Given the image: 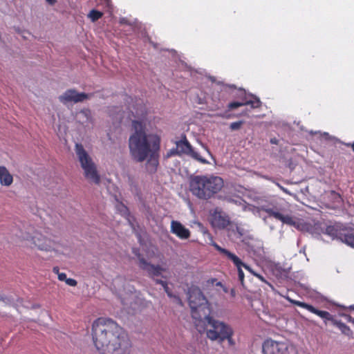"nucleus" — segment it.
<instances>
[{
	"mask_svg": "<svg viewBox=\"0 0 354 354\" xmlns=\"http://www.w3.org/2000/svg\"><path fill=\"white\" fill-rule=\"evenodd\" d=\"M176 145L178 149L179 156L185 154L201 163H208L207 160L202 158L200 154L193 149L185 136H184L180 140L176 141Z\"/></svg>",
	"mask_w": 354,
	"mask_h": 354,
	"instance_id": "9d476101",
	"label": "nucleus"
},
{
	"mask_svg": "<svg viewBox=\"0 0 354 354\" xmlns=\"http://www.w3.org/2000/svg\"><path fill=\"white\" fill-rule=\"evenodd\" d=\"M65 282L70 286H75L77 285V281L71 278L66 279Z\"/></svg>",
	"mask_w": 354,
	"mask_h": 354,
	"instance_id": "2f4dec72",
	"label": "nucleus"
},
{
	"mask_svg": "<svg viewBox=\"0 0 354 354\" xmlns=\"http://www.w3.org/2000/svg\"><path fill=\"white\" fill-rule=\"evenodd\" d=\"M208 282H211V283H212V285H214V284L215 283V285H216V286H221V287H222V288H223V291H224L225 292H228L227 288L226 287L223 286L221 282H220V281H216V279H212L209 280V281H208Z\"/></svg>",
	"mask_w": 354,
	"mask_h": 354,
	"instance_id": "cd10ccee",
	"label": "nucleus"
},
{
	"mask_svg": "<svg viewBox=\"0 0 354 354\" xmlns=\"http://www.w3.org/2000/svg\"><path fill=\"white\" fill-rule=\"evenodd\" d=\"M171 298H174V301L179 305H183V302L178 296L173 295V297Z\"/></svg>",
	"mask_w": 354,
	"mask_h": 354,
	"instance_id": "f704fd0d",
	"label": "nucleus"
},
{
	"mask_svg": "<svg viewBox=\"0 0 354 354\" xmlns=\"http://www.w3.org/2000/svg\"><path fill=\"white\" fill-rule=\"evenodd\" d=\"M138 258L140 268L146 271L150 277L154 278L155 277L161 276L162 277L167 278L166 277L162 275V272L166 271V268H162L159 265L151 264L140 256Z\"/></svg>",
	"mask_w": 354,
	"mask_h": 354,
	"instance_id": "f8f14e48",
	"label": "nucleus"
},
{
	"mask_svg": "<svg viewBox=\"0 0 354 354\" xmlns=\"http://www.w3.org/2000/svg\"><path fill=\"white\" fill-rule=\"evenodd\" d=\"M230 88H234L235 86H234V85H230Z\"/></svg>",
	"mask_w": 354,
	"mask_h": 354,
	"instance_id": "49530a36",
	"label": "nucleus"
},
{
	"mask_svg": "<svg viewBox=\"0 0 354 354\" xmlns=\"http://www.w3.org/2000/svg\"><path fill=\"white\" fill-rule=\"evenodd\" d=\"M262 351L263 354H297L293 345L272 339H267L263 342Z\"/></svg>",
	"mask_w": 354,
	"mask_h": 354,
	"instance_id": "6e6552de",
	"label": "nucleus"
},
{
	"mask_svg": "<svg viewBox=\"0 0 354 354\" xmlns=\"http://www.w3.org/2000/svg\"><path fill=\"white\" fill-rule=\"evenodd\" d=\"M75 150L77 159L84 170L85 178L91 182L99 184L100 181V176L92 158L81 144L77 143Z\"/></svg>",
	"mask_w": 354,
	"mask_h": 354,
	"instance_id": "39448f33",
	"label": "nucleus"
},
{
	"mask_svg": "<svg viewBox=\"0 0 354 354\" xmlns=\"http://www.w3.org/2000/svg\"><path fill=\"white\" fill-rule=\"evenodd\" d=\"M53 272H54L55 273H56V274H58V273H59V268H57V267H55V268H53Z\"/></svg>",
	"mask_w": 354,
	"mask_h": 354,
	"instance_id": "79ce46f5",
	"label": "nucleus"
},
{
	"mask_svg": "<svg viewBox=\"0 0 354 354\" xmlns=\"http://www.w3.org/2000/svg\"><path fill=\"white\" fill-rule=\"evenodd\" d=\"M210 219L212 225L216 229H223L230 223L228 216L225 214L217 210H215L212 214Z\"/></svg>",
	"mask_w": 354,
	"mask_h": 354,
	"instance_id": "2eb2a0df",
	"label": "nucleus"
},
{
	"mask_svg": "<svg viewBox=\"0 0 354 354\" xmlns=\"http://www.w3.org/2000/svg\"><path fill=\"white\" fill-rule=\"evenodd\" d=\"M344 241L351 245V247L354 248V236L352 234L346 235L344 237Z\"/></svg>",
	"mask_w": 354,
	"mask_h": 354,
	"instance_id": "a878e982",
	"label": "nucleus"
},
{
	"mask_svg": "<svg viewBox=\"0 0 354 354\" xmlns=\"http://www.w3.org/2000/svg\"><path fill=\"white\" fill-rule=\"evenodd\" d=\"M93 96L91 93H80L75 89H68L58 97L59 102L64 105L69 103L77 104L89 100Z\"/></svg>",
	"mask_w": 354,
	"mask_h": 354,
	"instance_id": "1a4fd4ad",
	"label": "nucleus"
},
{
	"mask_svg": "<svg viewBox=\"0 0 354 354\" xmlns=\"http://www.w3.org/2000/svg\"><path fill=\"white\" fill-rule=\"evenodd\" d=\"M332 194H334L335 196V198H337L339 201L341 200V197H340V196L339 194H336L334 192H333Z\"/></svg>",
	"mask_w": 354,
	"mask_h": 354,
	"instance_id": "ea45409f",
	"label": "nucleus"
},
{
	"mask_svg": "<svg viewBox=\"0 0 354 354\" xmlns=\"http://www.w3.org/2000/svg\"><path fill=\"white\" fill-rule=\"evenodd\" d=\"M80 114L83 115L86 118V121L91 120V112L89 109H84L80 111Z\"/></svg>",
	"mask_w": 354,
	"mask_h": 354,
	"instance_id": "bb28decb",
	"label": "nucleus"
},
{
	"mask_svg": "<svg viewBox=\"0 0 354 354\" xmlns=\"http://www.w3.org/2000/svg\"><path fill=\"white\" fill-rule=\"evenodd\" d=\"M109 115L115 123H120L123 116L120 108L114 107L109 111Z\"/></svg>",
	"mask_w": 354,
	"mask_h": 354,
	"instance_id": "412c9836",
	"label": "nucleus"
},
{
	"mask_svg": "<svg viewBox=\"0 0 354 354\" xmlns=\"http://www.w3.org/2000/svg\"><path fill=\"white\" fill-rule=\"evenodd\" d=\"M174 155H179L177 147H176V148H175V149L174 148V149H170V150L167 153L166 157H167V158H169V157H171V156H174Z\"/></svg>",
	"mask_w": 354,
	"mask_h": 354,
	"instance_id": "c756f323",
	"label": "nucleus"
},
{
	"mask_svg": "<svg viewBox=\"0 0 354 354\" xmlns=\"http://www.w3.org/2000/svg\"><path fill=\"white\" fill-rule=\"evenodd\" d=\"M12 183L13 176L12 174L5 166L0 165V184L2 186L9 187Z\"/></svg>",
	"mask_w": 354,
	"mask_h": 354,
	"instance_id": "a211bd4d",
	"label": "nucleus"
},
{
	"mask_svg": "<svg viewBox=\"0 0 354 354\" xmlns=\"http://www.w3.org/2000/svg\"><path fill=\"white\" fill-rule=\"evenodd\" d=\"M254 276L257 277L259 279H260L261 281H263V282H266V279H264V277L259 274H254Z\"/></svg>",
	"mask_w": 354,
	"mask_h": 354,
	"instance_id": "c9c22d12",
	"label": "nucleus"
},
{
	"mask_svg": "<svg viewBox=\"0 0 354 354\" xmlns=\"http://www.w3.org/2000/svg\"><path fill=\"white\" fill-rule=\"evenodd\" d=\"M351 308L352 309H354V306H351Z\"/></svg>",
	"mask_w": 354,
	"mask_h": 354,
	"instance_id": "de8ad7c7",
	"label": "nucleus"
},
{
	"mask_svg": "<svg viewBox=\"0 0 354 354\" xmlns=\"http://www.w3.org/2000/svg\"><path fill=\"white\" fill-rule=\"evenodd\" d=\"M245 105H250L252 109L258 108L261 106V101L258 97L251 95L250 99H248L246 97L243 102H233L230 103L228 104V109L232 110Z\"/></svg>",
	"mask_w": 354,
	"mask_h": 354,
	"instance_id": "f3484780",
	"label": "nucleus"
},
{
	"mask_svg": "<svg viewBox=\"0 0 354 354\" xmlns=\"http://www.w3.org/2000/svg\"><path fill=\"white\" fill-rule=\"evenodd\" d=\"M236 230L239 235L238 237L241 236L242 235V233L240 232V229L238 227H236Z\"/></svg>",
	"mask_w": 354,
	"mask_h": 354,
	"instance_id": "37998d69",
	"label": "nucleus"
},
{
	"mask_svg": "<svg viewBox=\"0 0 354 354\" xmlns=\"http://www.w3.org/2000/svg\"><path fill=\"white\" fill-rule=\"evenodd\" d=\"M263 209L270 216H273L274 218L281 221L283 223L294 226L296 228L299 227V221L295 217L288 214H283L272 208H263Z\"/></svg>",
	"mask_w": 354,
	"mask_h": 354,
	"instance_id": "4468645a",
	"label": "nucleus"
},
{
	"mask_svg": "<svg viewBox=\"0 0 354 354\" xmlns=\"http://www.w3.org/2000/svg\"><path fill=\"white\" fill-rule=\"evenodd\" d=\"M50 5H54L56 3V0H46Z\"/></svg>",
	"mask_w": 354,
	"mask_h": 354,
	"instance_id": "4c0bfd02",
	"label": "nucleus"
},
{
	"mask_svg": "<svg viewBox=\"0 0 354 354\" xmlns=\"http://www.w3.org/2000/svg\"><path fill=\"white\" fill-rule=\"evenodd\" d=\"M239 202L240 205H242L243 209L245 212H250L255 216H260L261 211H264L263 208H266V207H256L251 204H248L243 201L241 199L236 201V203Z\"/></svg>",
	"mask_w": 354,
	"mask_h": 354,
	"instance_id": "aec40b11",
	"label": "nucleus"
},
{
	"mask_svg": "<svg viewBox=\"0 0 354 354\" xmlns=\"http://www.w3.org/2000/svg\"><path fill=\"white\" fill-rule=\"evenodd\" d=\"M243 267L248 270L251 274H252L254 276V274H257V272H255L249 266H248L247 264L244 263H243V265H242Z\"/></svg>",
	"mask_w": 354,
	"mask_h": 354,
	"instance_id": "72a5a7b5",
	"label": "nucleus"
},
{
	"mask_svg": "<svg viewBox=\"0 0 354 354\" xmlns=\"http://www.w3.org/2000/svg\"><path fill=\"white\" fill-rule=\"evenodd\" d=\"M212 245L214 246L217 251H218L222 254L225 255L230 261L233 262L237 268L239 280L240 281L241 285L243 286L244 273L242 270V265H243V262L236 254L232 253L225 248H221L216 243L212 242Z\"/></svg>",
	"mask_w": 354,
	"mask_h": 354,
	"instance_id": "9b49d317",
	"label": "nucleus"
},
{
	"mask_svg": "<svg viewBox=\"0 0 354 354\" xmlns=\"http://www.w3.org/2000/svg\"><path fill=\"white\" fill-rule=\"evenodd\" d=\"M154 281H155L156 283L160 284L163 287L164 290L165 291V292L167 293V295L169 297H173V294L171 292V290H169V288L168 287V283L166 281H163V280L158 279H154Z\"/></svg>",
	"mask_w": 354,
	"mask_h": 354,
	"instance_id": "5701e85b",
	"label": "nucleus"
},
{
	"mask_svg": "<svg viewBox=\"0 0 354 354\" xmlns=\"http://www.w3.org/2000/svg\"><path fill=\"white\" fill-rule=\"evenodd\" d=\"M229 333H227V336H225V337H223L218 343H222L225 340H227L229 343L230 345H234V340L232 339V336L234 335V330L232 329V328H231L230 329V330L228 331Z\"/></svg>",
	"mask_w": 354,
	"mask_h": 354,
	"instance_id": "b1692460",
	"label": "nucleus"
},
{
	"mask_svg": "<svg viewBox=\"0 0 354 354\" xmlns=\"http://www.w3.org/2000/svg\"><path fill=\"white\" fill-rule=\"evenodd\" d=\"M188 301L192 317L196 322H201L212 311L210 303L201 290L197 287H192L188 291ZM197 326V324L196 323Z\"/></svg>",
	"mask_w": 354,
	"mask_h": 354,
	"instance_id": "20e7f679",
	"label": "nucleus"
},
{
	"mask_svg": "<svg viewBox=\"0 0 354 354\" xmlns=\"http://www.w3.org/2000/svg\"><path fill=\"white\" fill-rule=\"evenodd\" d=\"M93 340L101 354H131L127 335L110 319L99 318L92 326Z\"/></svg>",
	"mask_w": 354,
	"mask_h": 354,
	"instance_id": "f257e3e1",
	"label": "nucleus"
},
{
	"mask_svg": "<svg viewBox=\"0 0 354 354\" xmlns=\"http://www.w3.org/2000/svg\"><path fill=\"white\" fill-rule=\"evenodd\" d=\"M118 209L123 216H126L128 215V209L124 205H122V204L118 205Z\"/></svg>",
	"mask_w": 354,
	"mask_h": 354,
	"instance_id": "c85d7f7f",
	"label": "nucleus"
},
{
	"mask_svg": "<svg viewBox=\"0 0 354 354\" xmlns=\"http://www.w3.org/2000/svg\"><path fill=\"white\" fill-rule=\"evenodd\" d=\"M230 293L232 297L235 296V290L234 289L231 290Z\"/></svg>",
	"mask_w": 354,
	"mask_h": 354,
	"instance_id": "c03bdc74",
	"label": "nucleus"
},
{
	"mask_svg": "<svg viewBox=\"0 0 354 354\" xmlns=\"http://www.w3.org/2000/svg\"><path fill=\"white\" fill-rule=\"evenodd\" d=\"M323 135L326 137V139H332V137H330L329 134L326 132H324Z\"/></svg>",
	"mask_w": 354,
	"mask_h": 354,
	"instance_id": "58836bf2",
	"label": "nucleus"
},
{
	"mask_svg": "<svg viewBox=\"0 0 354 354\" xmlns=\"http://www.w3.org/2000/svg\"><path fill=\"white\" fill-rule=\"evenodd\" d=\"M347 320H348V322L354 324V318H353L352 317H351L349 315L347 316Z\"/></svg>",
	"mask_w": 354,
	"mask_h": 354,
	"instance_id": "e433bc0d",
	"label": "nucleus"
},
{
	"mask_svg": "<svg viewBox=\"0 0 354 354\" xmlns=\"http://www.w3.org/2000/svg\"><path fill=\"white\" fill-rule=\"evenodd\" d=\"M325 234L330 236L333 239H340L342 242L345 243L348 245V244L344 241V237L348 234H352L354 236V234L351 233V232L342 234L339 232V230L335 226H331V225L328 226L326 228ZM349 246H351V245H349Z\"/></svg>",
	"mask_w": 354,
	"mask_h": 354,
	"instance_id": "6ab92c4d",
	"label": "nucleus"
},
{
	"mask_svg": "<svg viewBox=\"0 0 354 354\" xmlns=\"http://www.w3.org/2000/svg\"><path fill=\"white\" fill-rule=\"evenodd\" d=\"M120 24L121 25H128L129 26H133V24L128 21L127 18L122 17L120 19Z\"/></svg>",
	"mask_w": 354,
	"mask_h": 354,
	"instance_id": "7c9ffc66",
	"label": "nucleus"
},
{
	"mask_svg": "<svg viewBox=\"0 0 354 354\" xmlns=\"http://www.w3.org/2000/svg\"><path fill=\"white\" fill-rule=\"evenodd\" d=\"M287 299L290 303H292L296 306H298L299 307L304 308L308 310V311L318 315L319 317H320L325 321L326 320L331 321L332 323L333 324V325L336 326L342 331V333L343 334H344L348 337H352L353 332L351 331L350 328L348 326H346L344 323L342 322L341 321L334 319L333 316L328 312L317 310L315 307H313V306H311L310 304H308L306 303L301 302L299 301L292 299L290 297H287Z\"/></svg>",
	"mask_w": 354,
	"mask_h": 354,
	"instance_id": "0eeeda50",
	"label": "nucleus"
},
{
	"mask_svg": "<svg viewBox=\"0 0 354 354\" xmlns=\"http://www.w3.org/2000/svg\"><path fill=\"white\" fill-rule=\"evenodd\" d=\"M280 188H281L283 192H287V190H286L285 188H283V187H281V186H280Z\"/></svg>",
	"mask_w": 354,
	"mask_h": 354,
	"instance_id": "a18cd8bd",
	"label": "nucleus"
},
{
	"mask_svg": "<svg viewBox=\"0 0 354 354\" xmlns=\"http://www.w3.org/2000/svg\"><path fill=\"white\" fill-rule=\"evenodd\" d=\"M223 187V179L218 176H195L190 179L189 190L199 199L207 200Z\"/></svg>",
	"mask_w": 354,
	"mask_h": 354,
	"instance_id": "7ed1b4c3",
	"label": "nucleus"
},
{
	"mask_svg": "<svg viewBox=\"0 0 354 354\" xmlns=\"http://www.w3.org/2000/svg\"><path fill=\"white\" fill-rule=\"evenodd\" d=\"M58 279L62 281H66V279H67L66 274L64 272L58 273Z\"/></svg>",
	"mask_w": 354,
	"mask_h": 354,
	"instance_id": "473e14b6",
	"label": "nucleus"
},
{
	"mask_svg": "<svg viewBox=\"0 0 354 354\" xmlns=\"http://www.w3.org/2000/svg\"><path fill=\"white\" fill-rule=\"evenodd\" d=\"M243 124V121L232 122L230 124V127L231 130H232V131L238 130L241 127Z\"/></svg>",
	"mask_w": 354,
	"mask_h": 354,
	"instance_id": "393cba45",
	"label": "nucleus"
},
{
	"mask_svg": "<svg viewBox=\"0 0 354 354\" xmlns=\"http://www.w3.org/2000/svg\"><path fill=\"white\" fill-rule=\"evenodd\" d=\"M133 132L129 138V153L133 160L143 162L151 173L156 171L158 165L160 138L153 133H147L142 122L132 121Z\"/></svg>",
	"mask_w": 354,
	"mask_h": 354,
	"instance_id": "f03ea898",
	"label": "nucleus"
},
{
	"mask_svg": "<svg viewBox=\"0 0 354 354\" xmlns=\"http://www.w3.org/2000/svg\"><path fill=\"white\" fill-rule=\"evenodd\" d=\"M170 231L182 240L188 239L191 235L189 230L178 221H172L171 222Z\"/></svg>",
	"mask_w": 354,
	"mask_h": 354,
	"instance_id": "dca6fc26",
	"label": "nucleus"
},
{
	"mask_svg": "<svg viewBox=\"0 0 354 354\" xmlns=\"http://www.w3.org/2000/svg\"><path fill=\"white\" fill-rule=\"evenodd\" d=\"M103 13L102 12L93 9L88 14V17L91 20V21L95 22L100 19Z\"/></svg>",
	"mask_w": 354,
	"mask_h": 354,
	"instance_id": "4be33fe9",
	"label": "nucleus"
},
{
	"mask_svg": "<svg viewBox=\"0 0 354 354\" xmlns=\"http://www.w3.org/2000/svg\"><path fill=\"white\" fill-rule=\"evenodd\" d=\"M31 239L35 245L40 250L52 251L55 248V242L45 236L36 232Z\"/></svg>",
	"mask_w": 354,
	"mask_h": 354,
	"instance_id": "ddd939ff",
	"label": "nucleus"
},
{
	"mask_svg": "<svg viewBox=\"0 0 354 354\" xmlns=\"http://www.w3.org/2000/svg\"><path fill=\"white\" fill-rule=\"evenodd\" d=\"M207 323L205 328L206 337L212 342H218L227 336L232 328L228 324L214 318L209 315L203 318Z\"/></svg>",
	"mask_w": 354,
	"mask_h": 354,
	"instance_id": "423d86ee",
	"label": "nucleus"
},
{
	"mask_svg": "<svg viewBox=\"0 0 354 354\" xmlns=\"http://www.w3.org/2000/svg\"><path fill=\"white\" fill-rule=\"evenodd\" d=\"M346 146L351 147L352 148V149L353 150V151H354V142L353 143H348V144H346Z\"/></svg>",
	"mask_w": 354,
	"mask_h": 354,
	"instance_id": "a19ab883",
	"label": "nucleus"
}]
</instances>
